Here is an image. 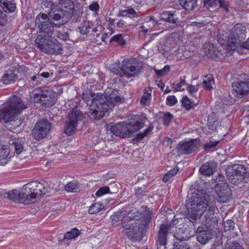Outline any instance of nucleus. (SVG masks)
<instances>
[{"mask_svg":"<svg viewBox=\"0 0 249 249\" xmlns=\"http://www.w3.org/2000/svg\"><path fill=\"white\" fill-rule=\"evenodd\" d=\"M129 123H120L110 128L111 132L115 135L122 138L130 137L134 132L143 127L144 122L139 116H130Z\"/></svg>","mask_w":249,"mask_h":249,"instance_id":"7ed1b4c3","label":"nucleus"},{"mask_svg":"<svg viewBox=\"0 0 249 249\" xmlns=\"http://www.w3.org/2000/svg\"><path fill=\"white\" fill-rule=\"evenodd\" d=\"M35 24L38 28V32L43 36H53L55 25L46 13H40L36 18Z\"/></svg>","mask_w":249,"mask_h":249,"instance_id":"9b49d317","label":"nucleus"},{"mask_svg":"<svg viewBox=\"0 0 249 249\" xmlns=\"http://www.w3.org/2000/svg\"><path fill=\"white\" fill-rule=\"evenodd\" d=\"M217 167L216 162L209 161L203 164L199 168V171L202 175L211 176L216 171Z\"/></svg>","mask_w":249,"mask_h":249,"instance_id":"b1692460","label":"nucleus"},{"mask_svg":"<svg viewBox=\"0 0 249 249\" xmlns=\"http://www.w3.org/2000/svg\"><path fill=\"white\" fill-rule=\"evenodd\" d=\"M150 97L151 94L150 93L147 91L144 92L141 100V104L145 105L149 104L150 102Z\"/></svg>","mask_w":249,"mask_h":249,"instance_id":"603ef678","label":"nucleus"},{"mask_svg":"<svg viewBox=\"0 0 249 249\" xmlns=\"http://www.w3.org/2000/svg\"><path fill=\"white\" fill-rule=\"evenodd\" d=\"M166 104L169 106H173L177 103V99L174 95H170L166 98Z\"/></svg>","mask_w":249,"mask_h":249,"instance_id":"5fc2aeb1","label":"nucleus"},{"mask_svg":"<svg viewBox=\"0 0 249 249\" xmlns=\"http://www.w3.org/2000/svg\"><path fill=\"white\" fill-rule=\"evenodd\" d=\"M247 33V28L243 24L237 23L231 30L228 37L227 46L228 50H236L241 40L244 39Z\"/></svg>","mask_w":249,"mask_h":249,"instance_id":"1a4fd4ad","label":"nucleus"},{"mask_svg":"<svg viewBox=\"0 0 249 249\" xmlns=\"http://www.w3.org/2000/svg\"><path fill=\"white\" fill-rule=\"evenodd\" d=\"M83 118V114L77 107L72 108L69 113L65 126L64 132L67 135L73 133L77 126V122Z\"/></svg>","mask_w":249,"mask_h":249,"instance_id":"f8f14e48","label":"nucleus"},{"mask_svg":"<svg viewBox=\"0 0 249 249\" xmlns=\"http://www.w3.org/2000/svg\"><path fill=\"white\" fill-rule=\"evenodd\" d=\"M9 148L10 150H14L17 154L21 153L23 149V146L20 142L14 141L12 140L9 141Z\"/></svg>","mask_w":249,"mask_h":249,"instance_id":"473e14b6","label":"nucleus"},{"mask_svg":"<svg viewBox=\"0 0 249 249\" xmlns=\"http://www.w3.org/2000/svg\"><path fill=\"white\" fill-rule=\"evenodd\" d=\"M182 105L186 109H190L192 108H194V106H196L193 102H191L190 99L187 96L184 97L182 100Z\"/></svg>","mask_w":249,"mask_h":249,"instance_id":"49530a36","label":"nucleus"},{"mask_svg":"<svg viewBox=\"0 0 249 249\" xmlns=\"http://www.w3.org/2000/svg\"><path fill=\"white\" fill-rule=\"evenodd\" d=\"M221 188H218V190L216 191L214 188V191L213 190V198L217 202L225 203L229 202L231 199V196L230 189L227 183H223Z\"/></svg>","mask_w":249,"mask_h":249,"instance_id":"a211bd4d","label":"nucleus"},{"mask_svg":"<svg viewBox=\"0 0 249 249\" xmlns=\"http://www.w3.org/2000/svg\"><path fill=\"white\" fill-rule=\"evenodd\" d=\"M51 123L46 119L39 120L36 123L32 134L36 140L45 138L51 128Z\"/></svg>","mask_w":249,"mask_h":249,"instance_id":"ddd939ff","label":"nucleus"},{"mask_svg":"<svg viewBox=\"0 0 249 249\" xmlns=\"http://www.w3.org/2000/svg\"><path fill=\"white\" fill-rule=\"evenodd\" d=\"M116 42L118 45L122 46L124 45L126 43L125 39L123 35L120 34L114 36L110 39L109 42Z\"/></svg>","mask_w":249,"mask_h":249,"instance_id":"79ce46f5","label":"nucleus"},{"mask_svg":"<svg viewBox=\"0 0 249 249\" xmlns=\"http://www.w3.org/2000/svg\"><path fill=\"white\" fill-rule=\"evenodd\" d=\"M212 181V184L214 185H211L210 188L212 190H213V188H216V191L218 190V188H221L223 185H224L223 183H227L225 177L221 174H218L217 176H214Z\"/></svg>","mask_w":249,"mask_h":249,"instance_id":"7c9ffc66","label":"nucleus"},{"mask_svg":"<svg viewBox=\"0 0 249 249\" xmlns=\"http://www.w3.org/2000/svg\"><path fill=\"white\" fill-rule=\"evenodd\" d=\"M79 234V231L78 229L74 228L71 231H68L64 236L63 239L59 240V242L62 241H69L71 239H75Z\"/></svg>","mask_w":249,"mask_h":249,"instance_id":"f704fd0d","label":"nucleus"},{"mask_svg":"<svg viewBox=\"0 0 249 249\" xmlns=\"http://www.w3.org/2000/svg\"><path fill=\"white\" fill-rule=\"evenodd\" d=\"M44 93L41 103L47 107L54 105L56 102V99L52 91L44 90Z\"/></svg>","mask_w":249,"mask_h":249,"instance_id":"c85d7f7f","label":"nucleus"},{"mask_svg":"<svg viewBox=\"0 0 249 249\" xmlns=\"http://www.w3.org/2000/svg\"><path fill=\"white\" fill-rule=\"evenodd\" d=\"M44 90H42L40 88L35 89L32 92V97H33L34 102L41 103L44 95Z\"/></svg>","mask_w":249,"mask_h":249,"instance_id":"4c0bfd02","label":"nucleus"},{"mask_svg":"<svg viewBox=\"0 0 249 249\" xmlns=\"http://www.w3.org/2000/svg\"><path fill=\"white\" fill-rule=\"evenodd\" d=\"M26 108V105L20 98L15 95L11 97L3 109L0 110V122L2 120L5 123L15 121L18 115Z\"/></svg>","mask_w":249,"mask_h":249,"instance_id":"20e7f679","label":"nucleus"},{"mask_svg":"<svg viewBox=\"0 0 249 249\" xmlns=\"http://www.w3.org/2000/svg\"><path fill=\"white\" fill-rule=\"evenodd\" d=\"M235 223L231 219L226 220L224 223V230L225 231L233 230L234 228Z\"/></svg>","mask_w":249,"mask_h":249,"instance_id":"8fccbe9b","label":"nucleus"},{"mask_svg":"<svg viewBox=\"0 0 249 249\" xmlns=\"http://www.w3.org/2000/svg\"><path fill=\"white\" fill-rule=\"evenodd\" d=\"M59 3L61 4L60 9L65 14L68 18L70 20L73 15L76 13L73 1L72 0H60Z\"/></svg>","mask_w":249,"mask_h":249,"instance_id":"4be33fe9","label":"nucleus"},{"mask_svg":"<svg viewBox=\"0 0 249 249\" xmlns=\"http://www.w3.org/2000/svg\"><path fill=\"white\" fill-rule=\"evenodd\" d=\"M197 184L199 183L197 181L192 186V187L196 190L197 193H193L191 197V207L188 210L189 218L194 220L199 219L207 210V207L214 203L210 195L204 190L199 189Z\"/></svg>","mask_w":249,"mask_h":249,"instance_id":"f03ea898","label":"nucleus"},{"mask_svg":"<svg viewBox=\"0 0 249 249\" xmlns=\"http://www.w3.org/2000/svg\"><path fill=\"white\" fill-rule=\"evenodd\" d=\"M246 170L241 165H234L226 171L229 181L233 184H237L245 177Z\"/></svg>","mask_w":249,"mask_h":249,"instance_id":"4468645a","label":"nucleus"},{"mask_svg":"<svg viewBox=\"0 0 249 249\" xmlns=\"http://www.w3.org/2000/svg\"><path fill=\"white\" fill-rule=\"evenodd\" d=\"M218 144L217 142L210 141L209 143L206 144L204 146L205 149L209 150L211 148L215 147Z\"/></svg>","mask_w":249,"mask_h":249,"instance_id":"bf43d9fd","label":"nucleus"},{"mask_svg":"<svg viewBox=\"0 0 249 249\" xmlns=\"http://www.w3.org/2000/svg\"><path fill=\"white\" fill-rule=\"evenodd\" d=\"M102 99L99 107L101 110L98 113V118H103L107 110L111 109L114 106L122 101V98L118 91L111 88H107L105 90L104 97L102 94Z\"/></svg>","mask_w":249,"mask_h":249,"instance_id":"423d86ee","label":"nucleus"},{"mask_svg":"<svg viewBox=\"0 0 249 249\" xmlns=\"http://www.w3.org/2000/svg\"><path fill=\"white\" fill-rule=\"evenodd\" d=\"M18 69L15 67H10L2 76V81L4 84L14 83L18 79Z\"/></svg>","mask_w":249,"mask_h":249,"instance_id":"5701e85b","label":"nucleus"},{"mask_svg":"<svg viewBox=\"0 0 249 249\" xmlns=\"http://www.w3.org/2000/svg\"><path fill=\"white\" fill-rule=\"evenodd\" d=\"M65 190L68 192L77 193L80 191L78 182L75 180L68 183L65 186Z\"/></svg>","mask_w":249,"mask_h":249,"instance_id":"72a5a7b5","label":"nucleus"},{"mask_svg":"<svg viewBox=\"0 0 249 249\" xmlns=\"http://www.w3.org/2000/svg\"><path fill=\"white\" fill-rule=\"evenodd\" d=\"M57 37L60 39L66 40L69 38V35L67 33L58 32Z\"/></svg>","mask_w":249,"mask_h":249,"instance_id":"680f3d73","label":"nucleus"},{"mask_svg":"<svg viewBox=\"0 0 249 249\" xmlns=\"http://www.w3.org/2000/svg\"><path fill=\"white\" fill-rule=\"evenodd\" d=\"M169 70L170 66L169 65H166L163 69L160 70L155 69V71L157 75L159 76H162L164 75L167 72H168Z\"/></svg>","mask_w":249,"mask_h":249,"instance_id":"864d4df0","label":"nucleus"},{"mask_svg":"<svg viewBox=\"0 0 249 249\" xmlns=\"http://www.w3.org/2000/svg\"><path fill=\"white\" fill-rule=\"evenodd\" d=\"M132 213L130 212H127L124 210L118 211L111 216L112 225L116 227L121 223H122L123 225H124L127 221L130 220L132 218L131 214H132Z\"/></svg>","mask_w":249,"mask_h":249,"instance_id":"aec40b11","label":"nucleus"},{"mask_svg":"<svg viewBox=\"0 0 249 249\" xmlns=\"http://www.w3.org/2000/svg\"><path fill=\"white\" fill-rule=\"evenodd\" d=\"M89 10L92 11H97L99 9V5L97 2H94L89 6Z\"/></svg>","mask_w":249,"mask_h":249,"instance_id":"0e129e2a","label":"nucleus"},{"mask_svg":"<svg viewBox=\"0 0 249 249\" xmlns=\"http://www.w3.org/2000/svg\"><path fill=\"white\" fill-rule=\"evenodd\" d=\"M232 87L240 98H243L249 95V81H239L234 82L232 84Z\"/></svg>","mask_w":249,"mask_h":249,"instance_id":"412c9836","label":"nucleus"},{"mask_svg":"<svg viewBox=\"0 0 249 249\" xmlns=\"http://www.w3.org/2000/svg\"><path fill=\"white\" fill-rule=\"evenodd\" d=\"M153 210L145 207L142 212L136 211L131 214L133 222L125 224L122 226L124 235L133 241H141L143 238V232L149 228L152 222Z\"/></svg>","mask_w":249,"mask_h":249,"instance_id":"f257e3e1","label":"nucleus"},{"mask_svg":"<svg viewBox=\"0 0 249 249\" xmlns=\"http://www.w3.org/2000/svg\"><path fill=\"white\" fill-rule=\"evenodd\" d=\"M10 153L9 146L0 145V160H5Z\"/></svg>","mask_w":249,"mask_h":249,"instance_id":"c03bdc74","label":"nucleus"},{"mask_svg":"<svg viewBox=\"0 0 249 249\" xmlns=\"http://www.w3.org/2000/svg\"><path fill=\"white\" fill-rule=\"evenodd\" d=\"M208 52L207 53L208 57L213 59H216L217 58L221 59L225 56L224 54L219 52L217 49H214L213 47L212 48L208 49Z\"/></svg>","mask_w":249,"mask_h":249,"instance_id":"e433bc0d","label":"nucleus"},{"mask_svg":"<svg viewBox=\"0 0 249 249\" xmlns=\"http://www.w3.org/2000/svg\"><path fill=\"white\" fill-rule=\"evenodd\" d=\"M197 241L201 244L204 245L213 238V232L212 230L209 229L207 226H199L196 232Z\"/></svg>","mask_w":249,"mask_h":249,"instance_id":"6ab92c4d","label":"nucleus"},{"mask_svg":"<svg viewBox=\"0 0 249 249\" xmlns=\"http://www.w3.org/2000/svg\"><path fill=\"white\" fill-rule=\"evenodd\" d=\"M0 5L5 12H13L16 8V4L14 0H0Z\"/></svg>","mask_w":249,"mask_h":249,"instance_id":"c756f323","label":"nucleus"},{"mask_svg":"<svg viewBox=\"0 0 249 249\" xmlns=\"http://www.w3.org/2000/svg\"><path fill=\"white\" fill-rule=\"evenodd\" d=\"M207 209V211H205L206 213L204 217L205 218L206 221L209 222L211 221L213 219L216 207H215L214 203H213L210 206L208 207Z\"/></svg>","mask_w":249,"mask_h":249,"instance_id":"c9c22d12","label":"nucleus"},{"mask_svg":"<svg viewBox=\"0 0 249 249\" xmlns=\"http://www.w3.org/2000/svg\"><path fill=\"white\" fill-rule=\"evenodd\" d=\"M36 44L43 53L50 54H61L63 48L61 43L55 38L38 35L36 39Z\"/></svg>","mask_w":249,"mask_h":249,"instance_id":"39448f33","label":"nucleus"},{"mask_svg":"<svg viewBox=\"0 0 249 249\" xmlns=\"http://www.w3.org/2000/svg\"><path fill=\"white\" fill-rule=\"evenodd\" d=\"M204 6L207 8L216 7L219 5V7L224 9L226 12H229V5L228 2L225 0H204Z\"/></svg>","mask_w":249,"mask_h":249,"instance_id":"bb28decb","label":"nucleus"},{"mask_svg":"<svg viewBox=\"0 0 249 249\" xmlns=\"http://www.w3.org/2000/svg\"><path fill=\"white\" fill-rule=\"evenodd\" d=\"M6 15L0 9V25L4 26L7 23Z\"/></svg>","mask_w":249,"mask_h":249,"instance_id":"4d7b16f0","label":"nucleus"},{"mask_svg":"<svg viewBox=\"0 0 249 249\" xmlns=\"http://www.w3.org/2000/svg\"><path fill=\"white\" fill-rule=\"evenodd\" d=\"M90 28L86 23L79 27L80 33L83 35H86L89 32Z\"/></svg>","mask_w":249,"mask_h":249,"instance_id":"13d9d810","label":"nucleus"},{"mask_svg":"<svg viewBox=\"0 0 249 249\" xmlns=\"http://www.w3.org/2000/svg\"><path fill=\"white\" fill-rule=\"evenodd\" d=\"M174 236L177 241L174 244L173 249H193L191 242L186 240L185 238L179 234L174 235Z\"/></svg>","mask_w":249,"mask_h":249,"instance_id":"a878e982","label":"nucleus"},{"mask_svg":"<svg viewBox=\"0 0 249 249\" xmlns=\"http://www.w3.org/2000/svg\"><path fill=\"white\" fill-rule=\"evenodd\" d=\"M46 12L51 20L54 23L55 27H60L70 20L60 8L52 7L49 11Z\"/></svg>","mask_w":249,"mask_h":249,"instance_id":"dca6fc26","label":"nucleus"},{"mask_svg":"<svg viewBox=\"0 0 249 249\" xmlns=\"http://www.w3.org/2000/svg\"><path fill=\"white\" fill-rule=\"evenodd\" d=\"M127 14L131 16L132 18H138V15L136 11L132 8H128L127 9Z\"/></svg>","mask_w":249,"mask_h":249,"instance_id":"e2e57ef3","label":"nucleus"},{"mask_svg":"<svg viewBox=\"0 0 249 249\" xmlns=\"http://www.w3.org/2000/svg\"><path fill=\"white\" fill-rule=\"evenodd\" d=\"M172 227H173L171 224L167 223L160 225L156 242L157 249H165V245L167 243V236Z\"/></svg>","mask_w":249,"mask_h":249,"instance_id":"f3484780","label":"nucleus"},{"mask_svg":"<svg viewBox=\"0 0 249 249\" xmlns=\"http://www.w3.org/2000/svg\"><path fill=\"white\" fill-rule=\"evenodd\" d=\"M146 19L147 20V23H152L153 25L158 24V21L152 16H149L146 18Z\"/></svg>","mask_w":249,"mask_h":249,"instance_id":"69168bd1","label":"nucleus"},{"mask_svg":"<svg viewBox=\"0 0 249 249\" xmlns=\"http://www.w3.org/2000/svg\"><path fill=\"white\" fill-rule=\"evenodd\" d=\"M153 129V126L150 125L144 132L136 135L135 137L133 139L132 141L135 142H137L142 140L145 136H146L152 131Z\"/></svg>","mask_w":249,"mask_h":249,"instance_id":"58836bf2","label":"nucleus"},{"mask_svg":"<svg viewBox=\"0 0 249 249\" xmlns=\"http://www.w3.org/2000/svg\"><path fill=\"white\" fill-rule=\"evenodd\" d=\"M82 99L87 105L89 106L90 110L88 113L90 118L96 120L101 119L98 118L99 113H97L101 110L99 107L103 100L102 93L95 94L90 90H85L82 94Z\"/></svg>","mask_w":249,"mask_h":249,"instance_id":"0eeeda50","label":"nucleus"},{"mask_svg":"<svg viewBox=\"0 0 249 249\" xmlns=\"http://www.w3.org/2000/svg\"><path fill=\"white\" fill-rule=\"evenodd\" d=\"M142 68L141 61L134 58H127L122 62L121 71L117 70L113 71L116 74L121 76L134 77L138 76Z\"/></svg>","mask_w":249,"mask_h":249,"instance_id":"6e6552de","label":"nucleus"},{"mask_svg":"<svg viewBox=\"0 0 249 249\" xmlns=\"http://www.w3.org/2000/svg\"><path fill=\"white\" fill-rule=\"evenodd\" d=\"M244 248L237 242H228L225 246V249H242Z\"/></svg>","mask_w":249,"mask_h":249,"instance_id":"de8ad7c7","label":"nucleus"},{"mask_svg":"<svg viewBox=\"0 0 249 249\" xmlns=\"http://www.w3.org/2000/svg\"><path fill=\"white\" fill-rule=\"evenodd\" d=\"M198 0H179L178 4L186 11H193L197 6Z\"/></svg>","mask_w":249,"mask_h":249,"instance_id":"2f4dec72","label":"nucleus"},{"mask_svg":"<svg viewBox=\"0 0 249 249\" xmlns=\"http://www.w3.org/2000/svg\"><path fill=\"white\" fill-rule=\"evenodd\" d=\"M242 47L246 49L249 50V38L242 45Z\"/></svg>","mask_w":249,"mask_h":249,"instance_id":"774afa93","label":"nucleus"},{"mask_svg":"<svg viewBox=\"0 0 249 249\" xmlns=\"http://www.w3.org/2000/svg\"><path fill=\"white\" fill-rule=\"evenodd\" d=\"M104 205L99 202L92 204L89 209V213L90 214H94L101 211L104 208Z\"/></svg>","mask_w":249,"mask_h":249,"instance_id":"37998d69","label":"nucleus"},{"mask_svg":"<svg viewBox=\"0 0 249 249\" xmlns=\"http://www.w3.org/2000/svg\"><path fill=\"white\" fill-rule=\"evenodd\" d=\"M22 188L27 198L26 203L33 201L36 198L42 197L46 191L44 184L38 181L30 182L24 185Z\"/></svg>","mask_w":249,"mask_h":249,"instance_id":"9d476101","label":"nucleus"},{"mask_svg":"<svg viewBox=\"0 0 249 249\" xmlns=\"http://www.w3.org/2000/svg\"><path fill=\"white\" fill-rule=\"evenodd\" d=\"M127 9L124 10H120L119 12V13L117 14V16L118 17H126L127 16Z\"/></svg>","mask_w":249,"mask_h":249,"instance_id":"338daca9","label":"nucleus"},{"mask_svg":"<svg viewBox=\"0 0 249 249\" xmlns=\"http://www.w3.org/2000/svg\"><path fill=\"white\" fill-rule=\"evenodd\" d=\"M110 190L108 186L102 187L100 188L96 193L97 196H101L106 194L109 193Z\"/></svg>","mask_w":249,"mask_h":249,"instance_id":"6e6d98bb","label":"nucleus"},{"mask_svg":"<svg viewBox=\"0 0 249 249\" xmlns=\"http://www.w3.org/2000/svg\"><path fill=\"white\" fill-rule=\"evenodd\" d=\"M173 88L176 91H183L185 89V87H187L188 85L186 82L185 77L183 78H181L179 80V82L177 83H175L173 84Z\"/></svg>","mask_w":249,"mask_h":249,"instance_id":"a19ab883","label":"nucleus"},{"mask_svg":"<svg viewBox=\"0 0 249 249\" xmlns=\"http://www.w3.org/2000/svg\"><path fill=\"white\" fill-rule=\"evenodd\" d=\"M32 82L33 84L34 85H39L42 83L43 81V78L41 76L39 73H38L31 78Z\"/></svg>","mask_w":249,"mask_h":249,"instance_id":"3c124183","label":"nucleus"},{"mask_svg":"<svg viewBox=\"0 0 249 249\" xmlns=\"http://www.w3.org/2000/svg\"><path fill=\"white\" fill-rule=\"evenodd\" d=\"M213 84L214 79L212 75L209 74L205 76V79L202 82L203 87L205 89L211 90L213 88L212 85Z\"/></svg>","mask_w":249,"mask_h":249,"instance_id":"ea45409f","label":"nucleus"},{"mask_svg":"<svg viewBox=\"0 0 249 249\" xmlns=\"http://www.w3.org/2000/svg\"><path fill=\"white\" fill-rule=\"evenodd\" d=\"M7 197L15 202L26 203L27 198L25 197L22 188L20 192L17 190L9 191L7 194Z\"/></svg>","mask_w":249,"mask_h":249,"instance_id":"393cba45","label":"nucleus"},{"mask_svg":"<svg viewBox=\"0 0 249 249\" xmlns=\"http://www.w3.org/2000/svg\"><path fill=\"white\" fill-rule=\"evenodd\" d=\"M161 19L172 24H177L178 18L176 11H164L160 13Z\"/></svg>","mask_w":249,"mask_h":249,"instance_id":"cd10ccee","label":"nucleus"},{"mask_svg":"<svg viewBox=\"0 0 249 249\" xmlns=\"http://www.w3.org/2000/svg\"><path fill=\"white\" fill-rule=\"evenodd\" d=\"M179 169L178 168H175L172 170L168 171L164 176L163 178V181L167 182L174 176L178 172Z\"/></svg>","mask_w":249,"mask_h":249,"instance_id":"a18cd8bd","label":"nucleus"},{"mask_svg":"<svg viewBox=\"0 0 249 249\" xmlns=\"http://www.w3.org/2000/svg\"><path fill=\"white\" fill-rule=\"evenodd\" d=\"M186 89L192 95H193V93H196L198 90L197 87L193 85H188L186 87Z\"/></svg>","mask_w":249,"mask_h":249,"instance_id":"052dcab7","label":"nucleus"},{"mask_svg":"<svg viewBox=\"0 0 249 249\" xmlns=\"http://www.w3.org/2000/svg\"><path fill=\"white\" fill-rule=\"evenodd\" d=\"M162 114L163 116H162V118L163 123L165 125L168 126L173 118V116L169 112L163 113Z\"/></svg>","mask_w":249,"mask_h":249,"instance_id":"09e8293b","label":"nucleus"},{"mask_svg":"<svg viewBox=\"0 0 249 249\" xmlns=\"http://www.w3.org/2000/svg\"><path fill=\"white\" fill-rule=\"evenodd\" d=\"M199 144V140L197 139L182 141L177 144L176 149L178 155H189L195 152Z\"/></svg>","mask_w":249,"mask_h":249,"instance_id":"2eb2a0df","label":"nucleus"}]
</instances>
